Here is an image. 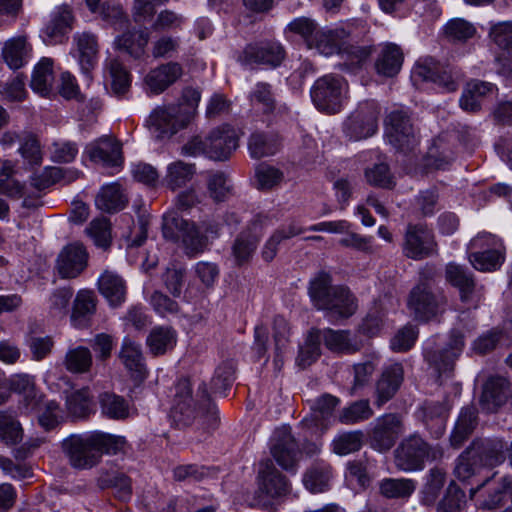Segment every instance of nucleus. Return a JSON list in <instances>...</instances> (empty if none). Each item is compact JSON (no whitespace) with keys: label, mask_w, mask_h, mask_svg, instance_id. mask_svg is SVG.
<instances>
[{"label":"nucleus","mask_w":512,"mask_h":512,"mask_svg":"<svg viewBox=\"0 0 512 512\" xmlns=\"http://www.w3.org/2000/svg\"><path fill=\"white\" fill-rule=\"evenodd\" d=\"M126 440L100 431L84 435H70L62 441V450L70 465L76 469H90L96 466L103 454H117L123 451Z\"/></svg>","instance_id":"1"},{"label":"nucleus","mask_w":512,"mask_h":512,"mask_svg":"<svg viewBox=\"0 0 512 512\" xmlns=\"http://www.w3.org/2000/svg\"><path fill=\"white\" fill-rule=\"evenodd\" d=\"M309 296L314 307L332 320L347 319L357 310L356 298L350 290L342 285L333 286L326 272H319L310 281Z\"/></svg>","instance_id":"2"},{"label":"nucleus","mask_w":512,"mask_h":512,"mask_svg":"<svg viewBox=\"0 0 512 512\" xmlns=\"http://www.w3.org/2000/svg\"><path fill=\"white\" fill-rule=\"evenodd\" d=\"M238 147V134L230 125L213 129L205 138L195 136L183 147L182 153L188 156L205 155L217 161L227 160Z\"/></svg>","instance_id":"3"},{"label":"nucleus","mask_w":512,"mask_h":512,"mask_svg":"<svg viewBox=\"0 0 512 512\" xmlns=\"http://www.w3.org/2000/svg\"><path fill=\"white\" fill-rule=\"evenodd\" d=\"M162 232L165 239L181 240L185 255L195 257L203 253L209 246L208 236L203 235L199 225L171 212L163 217Z\"/></svg>","instance_id":"4"},{"label":"nucleus","mask_w":512,"mask_h":512,"mask_svg":"<svg viewBox=\"0 0 512 512\" xmlns=\"http://www.w3.org/2000/svg\"><path fill=\"white\" fill-rule=\"evenodd\" d=\"M310 94L313 104L319 111L337 114L348 99V84L341 76L324 75L315 81Z\"/></svg>","instance_id":"5"},{"label":"nucleus","mask_w":512,"mask_h":512,"mask_svg":"<svg viewBox=\"0 0 512 512\" xmlns=\"http://www.w3.org/2000/svg\"><path fill=\"white\" fill-rule=\"evenodd\" d=\"M442 455L439 446H430L418 435L403 439L394 451L396 467L406 472L421 470L426 460H437Z\"/></svg>","instance_id":"6"},{"label":"nucleus","mask_w":512,"mask_h":512,"mask_svg":"<svg viewBox=\"0 0 512 512\" xmlns=\"http://www.w3.org/2000/svg\"><path fill=\"white\" fill-rule=\"evenodd\" d=\"M469 260L479 271L491 272L499 269L505 260V246L500 238L481 232L469 243Z\"/></svg>","instance_id":"7"},{"label":"nucleus","mask_w":512,"mask_h":512,"mask_svg":"<svg viewBox=\"0 0 512 512\" xmlns=\"http://www.w3.org/2000/svg\"><path fill=\"white\" fill-rule=\"evenodd\" d=\"M190 122V112L174 104L156 107L147 120L149 130L157 139L171 138Z\"/></svg>","instance_id":"8"},{"label":"nucleus","mask_w":512,"mask_h":512,"mask_svg":"<svg viewBox=\"0 0 512 512\" xmlns=\"http://www.w3.org/2000/svg\"><path fill=\"white\" fill-rule=\"evenodd\" d=\"M290 493V484L285 475H283L267 459L259 463L257 474L256 496L263 505L270 504L273 500H281Z\"/></svg>","instance_id":"9"},{"label":"nucleus","mask_w":512,"mask_h":512,"mask_svg":"<svg viewBox=\"0 0 512 512\" xmlns=\"http://www.w3.org/2000/svg\"><path fill=\"white\" fill-rule=\"evenodd\" d=\"M446 297L431 281L420 282L410 293L408 306L420 320H429L444 310Z\"/></svg>","instance_id":"10"},{"label":"nucleus","mask_w":512,"mask_h":512,"mask_svg":"<svg viewBox=\"0 0 512 512\" xmlns=\"http://www.w3.org/2000/svg\"><path fill=\"white\" fill-rule=\"evenodd\" d=\"M378 115L379 109L374 101L360 103L342 124L345 136L353 141L371 137L378 128Z\"/></svg>","instance_id":"11"},{"label":"nucleus","mask_w":512,"mask_h":512,"mask_svg":"<svg viewBox=\"0 0 512 512\" xmlns=\"http://www.w3.org/2000/svg\"><path fill=\"white\" fill-rule=\"evenodd\" d=\"M269 223L270 219L267 216L257 215L253 218L248 228L236 237L231 251L237 266L250 262L258 246L262 229Z\"/></svg>","instance_id":"12"},{"label":"nucleus","mask_w":512,"mask_h":512,"mask_svg":"<svg viewBox=\"0 0 512 512\" xmlns=\"http://www.w3.org/2000/svg\"><path fill=\"white\" fill-rule=\"evenodd\" d=\"M386 135L390 144L402 152L412 150L417 143L410 117L401 110L392 111L387 116Z\"/></svg>","instance_id":"13"},{"label":"nucleus","mask_w":512,"mask_h":512,"mask_svg":"<svg viewBox=\"0 0 512 512\" xmlns=\"http://www.w3.org/2000/svg\"><path fill=\"white\" fill-rule=\"evenodd\" d=\"M270 452L275 461L287 471H294L301 457L299 445L286 426L275 430Z\"/></svg>","instance_id":"14"},{"label":"nucleus","mask_w":512,"mask_h":512,"mask_svg":"<svg viewBox=\"0 0 512 512\" xmlns=\"http://www.w3.org/2000/svg\"><path fill=\"white\" fill-rule=\"evenodd\" d=\"M436 252L432 232L423 225H408L403 243V253L413 260H421Z\"/></svg>","instance_id":"15"},{"label":"nucleus","mask_w":512,"mask_h":512,"mask_svg":"<svg viewBox=\"0 0 512 512\" xmlns=\"http://www.w3.org/2000/svg\"><path fill=\"white\" fill-rule=\"evenodd\" d=\"M463 347L464 335L458 330H452L447 347L441 350H426L425 359L439 376L450 374L453 371L454 362L461 354Z\"/></svg>","instance_id":"16"},{"label":"nucleus","mask_w":512,"mask_h":512,"mask_svg":"<svg viewBox=\"0 0 512 512\" xmlns=\"http://www.w3.org/2000/svg\"><path fill=\"white\" fill-rule=\"evenodd\" d=\"M403 432L404 427L399 415L391 413L379 417L371 432V446L380 452L388 451Z\"/></svg>","instance_id":"17"},{"label":"nucleus","mask_w":512,"mask_h":512,"mask_svg":"<svg viewBox=\"0 0 512 512\" xmlns=\"http://www.w3.org/2000/svg\"><path fill=\"white\" fill-rule=\"evenodd\" d=\"M89 160L104 167H120L123 163L122 145L112 136H102L86 147Z\"/></svg>","instance_id":"18"},{"label":"nucleus","mask_w":512,"mask_h":512,"mask_svg":"<svg viewBox=\"0 0 512 512\" xmlns=\"http://www.w3.org/2000/svg\"><path fill=\"white\" fill-rule=\"evenodd\" d=\"M74 21L72 8L61 5L52 12L49 22L41 30L40 37L47 45L61 44L72 31Z\"/></svg>","instance_id":"19"},{"label":"nucleus","mask_w":512,"mask_h":512,"mask_svg":"<svg viewBox=\"0 0 512 512\" xmlns=\"http://www.w3.org/2000/svg\"><path fill=\"white\" fill-rule=\"evenodd\" d=\"M284 59L283 47L274 42L249 44L238 56L243 65H268L277 67Z\"/></svg>","instance_id":"20"},{"label":"nucleus","mask_w":512,"mask_h":512,"mask_svg":"<svg viewBox=\"0 0 512 512\" xmlns=\"http://www.w3.org/2000/svg\"><path fill=\"white\" fill-rule=\"evenodd\" d=\"M183 75V67L178 62H167L151 69L144 77L145 90L159 95L177 82Z\"/></svg>","instance_id":"21"},{"label":"nucleus","mask_w":512,"mask_h":512,"mask_svg":"<svg viewBox=\"0 0 512 512\" xmlns=\"http://www.w3.org/2000/svg\"><path fill=\"white\" fill-rule=\"evenodd\" d=\"M88 253L81 243L65 246L57 258V270L62 278L72 279L79 276L87 266Z\"/></svg>","instance_id":"22"},{"label":"nucleus","mask_w":512,"mask_h":512,"mask_svg":"<svg viewBox=\"0 0 512 512\" xmlns=\"http://www.w3.org/2000/svg\"><path fill=\"white\" fill-rule=\"evenodd\" d=\"M197 415L196 402L192 396L190 381L181 379L176 385L172 416L175 421L183 425H189Z\"/></svg>","instance_id":"23"},{"label":"nucleus","mask_w":512,"mask_h":512,"mask_svg":"<svg viewBox=\"0 0 512 512\" xmlns=\"http://www.w3.org/2000/svg\"><path fill=\"white\" fill-rule=\"evenodd\" d=\"M446 280L459 290L462 302L472 303L476 307L477 286L472 273L467 268L449 263L446 266Z\"/></svg>","instance_id":"24"},{"label":"nucleus","mask_w":512,"mask_h":512,"mask_svg":"<svg viewBox=\"0 0 512 512\" xmlns=\"http://www.w3.org/2000/svg\"><path fill=\"white\" fill-rule=\"evenodd\" d=\"M404 379L402 364L394 363L386 367L376 384V404L382 406L398 391Z\"/></svg>","instance_id":"25"},{"label":"nucleus","mask_w":512,"mask_h":512,"mask_svg":"<svg viewBox=\"0 0 512 512\" xmlns=\"http://www.w3.org/2000/svg\"><path fill=\"white\" fill-rule=\"evenodd\" d=\"M119 358L132 378L140 381L145 379L147 370L139 344L129 338H124Z\"/></svg>","instance_id":"26"},{"label":"nucleus","mask_w":512,"mask_h":512,"mask_svg":"<svg viewBox=\"0 0 512 512\" xmlns=\"http://www.w3.org/2000/svg\"><path fill=\"white\" fill-rule=\"evenodd\" d=\"M510 383L502 377L490 378L484 385L480 405L487 412H495L506 403Z\"/></svg>","instance_id":"27"},{"label":"nucleus","mask_w":512,"mask_h":512,"mask_svg":"<svg viewBox=\"0 0 512 512\" xmlns=\"http://www.w3.org/2000/svg\"><path fill=\"white\" fill-rule=\"evenodd\" d=\"M469 447L481 466H496L505 460L506 443L500 439L473 441Z\"/></svg>","instance_id":"28"},{"label":"nucleus","mask_w":512,"mask_h":512,"mask_svg":"<svg viewBox=\"0 0 512 512\" xmlns=\"http://www.w3.org/2000/svg\"><path fill=\"white\" fill-rule=\"evenodd\" d=\"M315 331L319 333L327 349L334 353L352 354L361 349V343L353 339L349 331L330 328Z\"/></svg>","instance_id":"29"},{"label":"nucleus","mask_w":512,"mask_h":512,"mask_svg":"<svg viewBox=\"0 0 512 512\" xmlns=\"http://www.w3.org/2000/svg\"><path fill=\"white\" fill-rule=\"evenodd\" d=\"M414 76L424 81H432L448 92L456 91L458 84L453 78L451 71L442 68L433 61L418 64L414 69Z\"/></svg>","instance_id":"30"},{"label":"nucleus","mask_w":512,"mask_h":512,"mask_svg":"<svg viewBox=\"0 0 512 512\" xmlns=\"http://www.w3.org/2000/svg\"><path fill=\"white\" fill-rule=\"evenodd\" d=\"M497 87L484 81L469 82L460 99V107L467 112H476L481 108L482 100L497 92Z\"/></svg>","instance_id":"31"},{"label":"nucleus","mask_w":512,"mask_h":512,"mask_svg":"<svg viewBox=\"0 0 512 512\" xmlns=\"http://www.w3.org/2000/svg\"><path fill=\"white\" fill-rule=\"evenodd\" d=\"M403 63L401 48L393 43L385 44L375 62V68L379 75L393 77L397 75Z\"/></svg>","instance_id":"32"},{"label":"nucleus","mask_w":512,"mask_h":512,"mask_svg":"<svg viewBox=\"0 0 512 512\" xmlns=\"http://www.w3.org/2000/svg\"><path fill=\"white\" fill-rule=\"evenodd\" d=\"M79 52V62L83 72L88 73L95 65L98 56V41L90 32H78L73 36Z\"/></svg>","instance_id":"33"},{"label":"nucleus","mask_w":512,"mask_h":512,"mask_svg":"<svg viewBox=\"0 0 512 512\" xmlns=\"http://www.w3.org/2000/svg\"><path fill=\"white\" fill-rule=\"evenodd\" d=\"M96 310L94 294L88 290L79 291L73 305L71 322L76 328H85Z\"/></svg>","instance_id":"34"},{"label":"nucleus","mask_w":512,"mask_h":512,"mask_svg":"<svg viewBox=\"0 0 512 512\" xmlns=\"http://www.w3.org/2000/svg\"><path fill=\"white\" fill-rule=\"evenodd\" d=\"M100 293L112 306L120 305L125 300L126 285L118 274L105 271L98 279Z\"/></svg>","instance_id":"35"},{"label":"nucleus","mask_w":512,"mask_h":512,"mask_svg":"<svg viewBox=\"0 0 512 512\" xmlns=\"http://www.w3.org/2000/svg\"><path fill=\"white\" fill-rule=\"evenodd\" d=\"M54 61L49 57H43L34 66V93L42 97H51L54 93Z\"/></svg>","instance_id":"36"},{"label":"nucleus","mask_w":512,"mask_h":512,"mask_svg":"<svg viewBox=\"0 0 512 512\" xmlns=\"http://www.w3.org/2000/svg\"><path fill=\"white\" fill-rule=\"evenodd\" d=\"M338 404L339 399L337 397L330 394H323L312 403L311 415L310 417L304 418L302 423L306 427L314 425L325 428L326 424L324 422L332 416Z\"/></svg>","instance_id":"37"},{"label":"nucleus","mask_w":512,"mask_h":512,"mask_svg":"<svg viewBox=\"0 0 512 512\" xmlns=\"http://www.w3.org/2000/svg\"><path fill=\"white\" fill-rule=\"evenodd\" d=\"M281 147V141L275 133H253L248 142V149L252 158L260 159L276 154Z\"/></svg>","instance_id":"38"},{"label":"nucleus","mask_w":512,"mask_h":512,"mask_svg":"<svg viewBox=\"0 0 512 512\" xmlns=\"http://www.w3.org/2000/svg\"><path fill=\"white\" fill-rule=\"evenodd\" d=\"M99 405L102 415L112 420H124L131 414L129 402L113 392L101 393Z\"/></svg>","instance_id":"39"},{"label":"nucleus","mask_w":512,"mask_h":512,"mask_svg":"<svg viewBox=\"0 0 512 512\" xmlns=\"http://www.w3.org/2000/svg\"><path fill=\"white\" fill-rule=\"evenodd\" d=\"M149 39L150 34L147 30L127 31L116 38L115 44L118 49L138 59L144 55Z\"/></svg>","instance_id":"40"},{"label":"nucleus","mask_w":512,"mask_h":512,"mask_svg":"<svg viewBox=\"0 0 512 512\" xmlns=\"http://www.w3.org/2000/svg\"><path fill=\"white\" fill-rule=\"evenodd\" d=\"M477 424V411L474 407H464L455 424L454 430L450 436L451 445L459 448L463 442L471 435Z\"/></svg>","instance_id":"41"},{"label":"nucleus","mask_w":512,"mask_h":512,"mask_svg":"<svg viewBox=\"0 0 512 512\" xmlns=\"http://www.w3.org/2000/svg\"><path fill=\"white\" fill-rule=\"evenodd\" d=\"M345 36L346 34L343 29L329 31L317 30L313 37L312 44L309 45L308 48H314L320 54L329 56L340 51Z\"/></svg>","instance_id":"42"},{"label":"nucleus","mask_w":512,"mask_h":512,"mask_svg":"<svg viewBox=\"0 0 512 512\" xmlns=\"http://www.w3.org/2000/svg\"><path fill=\"white\" fill-rule=\"evenodd\" d=\"M95 203L98 209L105 212H116L124 208L126 199L118 183H111L101 188Z\"/></svg>","instance_id":"43"},{"label":"nucleus","mask_w":512,"mask_h":512,"mask_svg":"<svg viewBox=\"0 0 512 512\" xmlns=\"http://www.w3.org/2000/svg\"><path fill=\"white\" fill-rule=\"evenodd\" d=\"M304 231L305 230L299 227L295 222H291L288 225L281 226L266 241L262 249L261 254L264 261L270 262L275 258L278 251V246L283 240L297 236L303 233Z\"/></svg>","instance_id":"44"},{"label":"nucleus","mask_w":512,"mask_h":512,"mask_svg":"<svg viewBox=\"0 0 512 512\" xmlns=\"http://www.w3.org/2000/svg\"><path fill=\"white\" fill-rule=\"evenodd\" d=\"M30 454L29 446H21L14 450V460L0 456V468L13 478L23 479L29 476L30 466L24 463Z\"/></svg>","instance_id":"45"},{"label":"nucleus","mask_w":512,"mask_h":512,"mask_svg":"<svg viewBox=\"0 0 512 512\" xmlns=\"http://www.w3.org/2000/svg\"><path fill=\"white\" fill-rule=\"evenodd\" d=\"M27 37H13L7 40L2 47V58L11 69H19L25 63Z\"/></svg>","instance_id":"46"},{"label":"nucleus","mask_w":512,"mask_h":512,"mask_svg":"<svg viewBox=\"0 0 512 512\" xmlns=\"http://www.w3.org/2000/svg\"><path fill=\"white\" fill-rule=\"evenodd\" d=\"M196 173L194 164L178 160L167 166L165 182L169 188L175 190L185 186Z\"/></svg>","instance_id":"47"},{"label":"nucleus","mask_w":512,"mask_h":512,"mask_svg":"<svg viewBox=\"0 0 512 512\" xmlns=\"http://www.w3.org/2000/svg\"><path fill=\"white\" fill-rule=\"evenodd\" d=\"M176 344V333L170 327H155L147 337V345L154 355H162Z\"/></svg>","instance_id":"48"},{"label":"nucleus","mask_w":512,"mask_h":512,"mask_svg":"<svg viewBox=\"0 0 512 512\" xmlns=\"http://www.w3.org/2000/svg\"><path fill=\"white\" fill-rule=\"evenodd\" d=\"M93 363L91 351L84 346L69 349L64 357L63 364L67 371L82 374L90 370Z\"/></svg>","instance_id":"49"},{"label":"nucleus","mask_w":512,"mask_h":512,"mask_svg":"<svg viewBox=\"0 0 512 512\" xmlns=\"http://www.w3.org/2000/svg\"><path fill=\"white\" fill-rule=\"evenodd\" d=\"M508 492H512L511 476H505L500 483L489 487L487 497L477 498L476 504L482 509H494L504 502L505 498L508 497Z\"/></svg>","instance_id":"50"},{"label":"nucleus","mask_w":512,"mask_h":512,"mask_svg":"<svg viewBox=\"0 0 512 512\" xmlns=\"http://www.w3.org/2000/svg\"><path fill=\"white\" fill-rule=\"evenodd\" d=\"M99 484L102 488H112L115 496L122 501L130 499L132 495L131 480L123 473H106L99 478Z\"/></svg>","instance_id":"51"},{"label":"nucleus","mask_w":512,"mask_h":512,"mask_svg":"<svg viewBox=\"0 0 512 512\" xmlns=\"http://www.w3.org/2000/svg\"><path fill=\"white\" fill-rule=\"evenodd\" d=\"M372 416L373 410L369 401L362 399L355 401L349 406L343 408L338 415V420L342 424L352 425L368 420Z\"/></svg>","instance_id":"52"},{"label":"nucleus","mask_w":512,"mask_h":512,"mask_svg":"<svg viewBox=\"0 0 512 512\" xmlns=\"http://www.w3.org/2000/svg\"><path fill=\"white\" fill-rule=\"evenodd\" d=\"M86 232L98 248L108 250L111 246V225L107 218L101 217L94 219L86 228Z\"/></svg>","instance_id":"53"},{"label":"nucleus","mask_w":512,"mask_h":512,"mask_svg":"<svg viewBox=\"0 0 512 512\" xmlns=\"http://www.w3.org/2000/svg\"><path fill=\"white\" fill-rule=\"evenodd\" d=\"M363 438L364 433L360 430L341 433L332 441L333 452L343 456L359 451L363 444Z\"/></svg>","instance_id":"54"},{"label":"nucleus","mask_w":512,"mask_h":512,"mask_svg":"<svg viewBox=\"0 0 512 512\" xmlns=\"http://www.w3.org/2000/svg\"><path fill=\"white\" fill-rule=\"evenodd\" d=\"M320 343L321 336L315 329L311 330L305 340V343L300 347L299 354L296 359L298 366L306 368L314 363L320 356Z\"/></svg>","instance_id":"55"},{"label":"nucleus","mask_w":512,"mask_h":512,"mask_svg":"<svg viewBox=\"0 0 512 512\" xmlns=\"http://www.w3.org/2000/svg\"><path fill=\"white\" fill-rule=\"evenodd\" d=\"M68 412L75 418L86 417L91 410V395L89 388H82L66 397Z\"/></svg>","instance_id":"56"},{"label":"nucleus","mask_w":512,"mask_h":512,"mask_svg":"<svg viewBox=\"0 0 512 512\" xmlns=\"http://www.w3.org/2000/svg\"><path fill=\"white\" fill-rule=\"evenodd\" d=\"M330 478L331 468L329 466L316 465L306 472L303 483L312 493H320L328 488Z\"/></svg>","instance_id":"57"},{"label":"nucleus","mask_w":512,"mask_h":512,"mask_svg":"<svg viewBox=\"0 0 512 512\" xmlns=\"http://www.w3.org/2000/svg\"><path fill=\"white\" fill-rule=\"evenodd\" d=\"M445 36L452 42H466L476 34V27L462 18L451 19L444 27Z\"/></svg>","instance_id":"58"},{"label":"nucleus","mask_w":512,"mask_h":512,"mask_svg":"<svg viewBox=\"0 0 512 512\" xmlns=\"http://www.w3.org/2000/svg\"><path fill=\"white\" fill-rule=\"evenodd\" d=\"M481 468V464L478 459H476L473 449L468 447L457 459L456 466L454 468V474L457 479L462 482H465L475 476L479 469Z\"/></svg>","instance_id":"59"},{"label":"nucleus","mask_w":512,"mask_h":512,"mask_svg":"<svg viewBox=\"0 0 512 512\" xmlns=\"http://www.w3.org/2000/svg\"><path fill=\"white\" fill-rule=\"evenodd\" d=\"M415 490V483L410 479H384L380 484L381 494L387 498H404Z\"/></svg>","instance_id":"60"},{"label":"nucleus","mask_w":512,"mask_h":512,"mask_svg":"<svg viewBox=\"0 0 512 512\" xmlns=\"http://www.w3.org/2000/svg\"><path fill=\"white\" fill-rule=\"evenodd\" d=\"M255 178L258 189L270 190L284 180V173L276 167L262 163L255 170Z\"/></svg>","instance_id":"61"},{"label":"nucleus","mask_w":512,"mask_h":512,"mask_svg":"<svg viewBox=\"0 0 512 512\" xmlns=\"http://www.w3.org/2000/svg\"><path fill=\"white\" fill-rule=\"evenodd\" d=\"M430 163L437 169H442L454 159V152L444 138L437 137L428 149Z\"/></svg>","instance_id":"62"},{"label":"nucleus","mask_w":512,"mask_h":512,"mask_svg":"<svg viewBox=\"0 0 512 512\" xmlns=\"http://www.w3.org/2000/svg\"><path fill=\"white\" fill-rule=\"evenodd\" d=\"M207 185L211 198L217 202L224 201L232 191L231 181L222 171L210 174Z\"/></svg>","instance_id":"63"},{"label":"nucleus","mask_w":512,"mask_h":512,"mask_svg":"<svg viewBox=\"0 0 512 512\" xmlns=\"http://www.w3.org/2000/svg\"><path fill=\"white\" fill-rule=\"evenodd\" d=\"M180 39L170 35H162L152 42L151 55L155 59L173 58L179 50Z\"/></svg>","instance_id":"64"}]
</instances>
